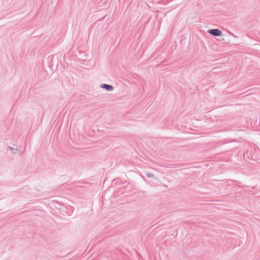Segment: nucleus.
Wrapping results in <instances>:
<instances>
[{
    "label": "nucleus",
    "mask_w": 260,
    "mask_h": 260,
    "mask_svg": "<svg viewBox=\"0 0 260 260\" xmlns=\"http://www.w3.org/2000/svg\"><path fill=\"white\" fill-rule=\"evenodd\" d=\"M208 33L215 37H219L222 35V32L218 29H211L208 30Z\"/></svg>",
    "instance_id": "nucleus-1"
},
{
    "label": "nucleus",
    "mask_w": 260,
    "mask_h": 260,
    "mask_svg": "<svg viewBox=\"0 0 260 260\" xmlns=\"http://www.w3.org/2000/svg\"><path fill=\"white\" fill-rule=\"evenodd\" d=\"M100 87L109 91L113 90L114 89L113 86L106 84H101Z\"/></svg>",
    "instance_id": "nucleus-2"
},
{
    "label": "nucleus",
    "mask_w": 260,
    "mask_h": 260,
    "mask_svg": "<svg viewBox=\"0 0 260 260\" xmlns=\"http://www.w3.org/2000/svg\"><path fill=\"white\" fill-rule=\"evenodd\" d=\"M8 149H10V150H11L12 153H13L14 154H16L17 150L14 149L13 147H12L11 146H9Z\"/></svg>",
    "instance_id": "nucleus-3"
},
{
    "label": "nucleus",
    "mask_w": 260,
    "mask_h": 260,
    "mask_svg": "<svg viewBox=\"0 0 260 260\" xmlns=\"http://www.w3.org/2000/svg\"><path fill=\"white\" fill-rule=\"evenodd\" d=\"M146 175L149 178H152L154 176L153 174L151 173H147L146 174Z\"/></svg>",
    "instance_id": "nucleus-4"
},
{
    "label": "nucleus",
    "mask_w": 260,
    "mask_h": 260,
    "mask_svg": "<svg viewBox=\"0 0 260 260\" xmlns=\"http://www.w3.org/2000/svg\"><path fill=\"white\" fill-rule=\"evenodd\" d=\"M230 34H231L232 36H234V37H236V36H235L233 34H232V33L230 32Z\"/></svg>",
    "instance_id": "nucleus-5"
}]
</instances>
